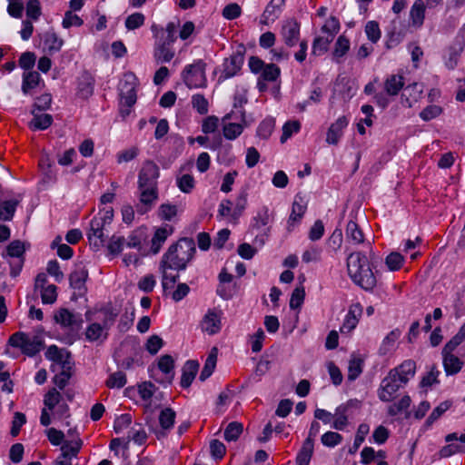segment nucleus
Wrapping results in <instances>:
<instances>
[{
  "mask_svg": "<svg viewBox=\"0 0 465 465\" xmlns=\"http://www.w3.org/2000/svg\"><path fill=\"white\" fill-rule=\"evenodd\" d=\"M376 257L374 252H371V262L362 252H354L347 257V270L351 280L356 285L366 292H372L377 284V279L372 272L375 269Z\"/></svg>",
  "mask_w": 465,
  "mask_h": 465,
  "instance_id": "f257e3e1",
  "label": "nucleus"
},
{
  "mask_svg": "<svg viewBox=\"0 0 465 465\" xmlns=\"http://www.w3.org/2000/svg\"><path fill=\"white\" fill-rule=\"evenodd\" d=\"M196 253L195 242L190 237H182L172 243L162 256L159 269L185 271Z\"/></svg>",
  "mask_w": 465,
  "mask_h": 465,
  "instance_id": "f03ea898",
  "label": "nucleus"
},
{
  "mask_svg": "<svg viewBox=\"0 0 465 465\" xmlns=\"http://www.w3.org/2000/svg\"><path fill=\"white\" fill-rule=\"evenodd\" d=\"M155 37L153 47V58L157 64L169 63L174 57L173 45L177 39L176 25L173 22H169L166 28L158 29L156 25L151 27Z\"/></svg>",
  "mask_w": 465,
  "mask_h": 465,
  "instance_id": "7ed1b4c3",
  "label": "nucleus"
},
{
  "mask_svg": "<svg viewBox=\"0 0 465 465\" xmlns=\"http://www.w3.org/2000/svg\"><path fill=\"white\" fill-rule=\"evenodd\" d=\"M206 66L207 64L203 59H195L192 64L184 66L181 73V78L189 89L206 86Z\"/></svg>",
  "mask_w": 465,
  "mask_h": 465,
  "instance_id": "20e7f679",
  "label": "nucleus"
},
{
  "mask_svg": "<svg viewBox=\"0 0 465 465\" xmlns=\"http://www.w3.org/2000/svg\"><path fill=\"white\" fill-rule=\"evenodd\" d=\"M7 345L20 349L23 354L32 358L44 349L45 341L38 336L30 339L27 333L16 331L9 337Z\"/></svg>",
  "mask_w": 465,
  "mask_h": 465,
  "instance_id": "39448f33",
  "label": "nucleus"
},
{
  "mask_svg": "<svg viewBox=\"0 0 465 465\" xmlns=\"http://www.w3.org/2000/svg\"><path fill=\"white\" fill-rule=\"evenodd\" d=\"M246 47L243 44L237 45L232 54L224 58L222 64L223 70L218 77V84L238 75L244 64Z\"/></svg>",
  "mask_w": 465,
  "mask_h": 465,
  "instance_id": "423d86ee",
  "label": "nucleus"
},
{
  "mask_svg": "<svg viewBox=\"0 0 465 465\" xmlns=\"http://www.w3.org/2000/svg\"><path fill=\"white\" fill-rule=\"evenodd\" d=\"M89 278V272L85 266L79 265L73 270L69 275V284L74 290L71 300L76 301L83 298L87 293L86 282Z\"/></svg>",
  "mask_w": 465,
  "mask_h": 465,
  "instance_id": "0eeeda50",
  "label": "nucleus"
},
{
  "mask_svg": "<svg viewBox=\"0 0 465 465\" xmlns=\"http://www.w3.org/2000/svg\"><path fill=\"white\" fill-rule=\"evenodd\" d=\"M55 323L59 324L62 328H70V331L66 333L64 337V343L67 345H73L77 340L80 339V335L77 331H74V313L70 312L67 308H60L55 312L54 315Z\"/></svg>",
  "mask_w": 465,
  "mask_h": 465,
  "instance_id": "6e6552de",
  "label": "nucleus"
},
{
  "mask_svg": "<svg viewBox=\"0 0 465 465\" xmlns=\"http://www.w3.org/2000/svg\"><path fill=\"white\" fill-rule=\"evenodd\" d=\"M159 176L160 169L158 165L152 160H146L138 174V189L157 186Z\"/></svg>",
  "mask_w": 465,
  "mask_h": 465,
  "instance_id": "1a4fd4ad",
  "label": "nucleus"
},
{
  "mask_svg": "<svg viewBox=\"0 0 465 465\" xmlns=\"http://www.w3.org/2000/svg\"><path fill=\"white\" fill-rule=\"evenodd\" d=\"M455 350H457V347L446 343L441 351L442 365L447 376L458 374L464 365V361L459 356L453 354Z\"/></svg>",
  "mask_w": 465,
  "mask_h": 465,
  "instance_id": "9d476101",
  "label": "nucleus"
},
{
  "mask_svg": "<svg viewBox=\"0 0 465 465\" xmlns=\"http://www.w3.org/2000/svg\"><path fill=\"white\" fill-rule=\"evenodd\" d=\"M176 419V412L171 407H165L163 409L158 417L159 429L150 427L151 432H153L158 440L167 437L169 431L174 427Z\"/></svg>",
  "mask_w": 465,
  "mask_h": 465,
  "instance_id": "9b49d317",
  "label": "nucleus"
},
{
  "mask_svg": "<svg viewBox=\"0 0 465 465\" xmlns=\"http://www.w3.org/2000/svg\"><path fill=\"white\" fill-rule=\"evenodd\" d=\"M400 381L398 376L389 371L388 375L382 379L380 388L378 389V397L383 402H389L394 398V394L404 386Z\"/></svg>",
  "mask_w": 465,
  "mask_h": 465,
  "instance_id": "f8f14e48",
  "label": "nucleus"
},
{
  "mask_svg": "<svg viewBox=\"0 0 465 465\" xmlns=\"http://www.w3.org/2000/svg\"><path fill=\"white\" fill-rule=\"evenodd\" d=\"M350 124V118L347 115L339 116L329 126L326 133V143L330 145H337L344 135V131Z\"/></svg>",
  "mask_w": 465,
  "mask_h": 465,
  "instance_id": "ddd939ff",
  "label": "nucleus"
},
{
  "mask_svg": "<svg viewBox=\"0 0 465 465\" xmlns=\"http://www.w3.org/2000/svg\"><path fill=\"white\" fill-rule=\"evenodd\" d=\"M103 222L98 216H94L90 221V228L86 233L90 245L94 251H98L104 245L106 236L104 232Z\"/></svg>",
  "mask_w": 465,
  "mask_h": 465,
  "instance_id": "4468645a",
  "label": "nucleus"
},
{
  "mask_svg": "<svg viewBox=\"0 0 465 465\" xmlns=\"http://www.w3.org/2000/svg\"><path fill=\"white\" fill-rule=\"evenodd\" d=\"M363 308L360 302L352 303L343 319V322L340 327L341 334L351 333L358 325L360 318L362 315Z\"/></svg>",
  "mask_w": 465,
  "mask_h": 465,
  "instance_id": "2eb2a0df",
  "label": "nucleus"
},
{
  "mask_svg": "<svg viewBox=\"0 0 465 465\" xmlns=\"http://www.w3.org/2000/svg\"><path fill=\"white\" fill-rule=\"evenodd\" d=\"M222 311L209 309L202 320V331L209 335L218 333L222 329Z\"/></svg>",
  "mask_w": 465,
  "mask_h": 465,
  "instance_id": "dca6fc26",
  "label": "nucleus"
},
{
  "mask_svg": "<svg viewBox=\"0 0 465 465\" xmlns=\"http://www.w3.org/2000/svg\"><path fill=\"white\" fill-rule=\"evenodd\" d=\"M465 46L463 36L458 35L451 45H450L443 55L444 64L449 70H453L459 62Z\"/></svg>",
  "mask_w": 465,
  "mask_h": 465,
  "instance_id": "f3484780",
  "label": "nucleus"
},
{
  "mask_svg": "<svg viewBox=\"0 0 465 465\" xmlns=\"http://www.w3.org/2000/svg\"><path fill=\"white\" fill-rule=\"evenodd\" d=\"M95 78L91 72L84 70L77 78V95L84 100L91 97L94 91Z\"/></svg>",
  "mask_w": 465,
  "mask_h": 465,
  "instance_id": "a211bd4d",
  "label": "nucleus"
},
{
  "mask_svg": "<svg viewBox=\"0 0 465 465\" xmlns=\"http://www.w3.org/2000/svg\"><path fill=\"white\" fill-rule=\"evenodd\" d=\"M301 24L294 18L288 20L282 27V35L288 47L295 46L300 39Z\"/></svg>",
  "mask_w": 465,
  "mask_h": 465,
  "instance_id": "6ab92c4d",
  "label": "nucleus"
},
{
  "mask_svg": "<svg viewBox=\"0 0 465 465\" xmlns=\"http://www.w3.org/2000/svg\"><path fill=\"white\" fill-rule=\"evenodd\" d=\"M174 232V228L171 224L164 223L155 229L153 236L151 240V252L153 254H157L162 249L163 244L167 238Z\"/></svg>",
  "mask_w": 465,
  "mask_h": 465,
  "instance_id": "aec40b11",
  "label": "nucleus"
},
{
  "mask_svg": "<svg viewBox=\"0 0 465 465\" xmlns=\"http://www.w3.org/2000/svg\"><path fill=\"white\" fill-rule=\"evenodd\" d=\"M285 5V0H271L266 5L261 18V23L269 25L278 19Z\"/></svg>",
  "mask_w": 465,
  "mask_h": 465,
  "instance_id": "412c9836",
  "label": "nucleus"
},
{
  "mask_svg": "<svg viewBox=\"0 0 465 465\" xmlns=\"http://www.w3.org/2000/svg\"><path fill=\"white\" fill-rule=\"evenodd\" d=\"M393 375H397L400 381L407 384L416 373V362L413 360H405L399 366L390 371Z\"/></svg>",
  "mask_w": 465,
  "mask_h": 465,
  "instance_id": "4be33fe9",
  "label": "nucleus"
},
{
  "mask_svg": "<svg viewBox=\"0 0 465 465\" xmlns=\"http://www.w3.org/2000/svg\"><path fill=\"white\" fill-rule=\"evenodd\" d=\"M199 362L195 360H188L185 361L182 368V376L180 381V386L183 389L189 388L199 371Z\"/></svg>",
  "mask_w": 465,
  "mask_h": 465,
  "instance_id": "5701e85b",
  "label": "nucleus"
},
{
  "mask_svg": "<svg viewBox=\"0 0 465 465\" xmlns=\"http://www.w3.org/2000/svg\"><path fill=\"white\" fill-rule=\"evenodd\" d=\"M307 210V203L300 193L294 197L292 205V212L288 219L289 226H293L295 223H300Z\"/></svg>",
  "mask_w": 465,
  "mask_h": 465,
  "instance_id": "b1692460",
  "label": "nucleus"
},
{
  "mask_svg": "<svg viewBox=\"0 0 465 465\" xmlns=\"http://www.w3.org/2000/svg\"><path fill=\"white\" fill-rule=\"evenodd\" d=\"M350 40L343 35H339L331 52L332 62L338 64H341L342 58L350 51Z\"/></svg>",
  "mask_w": 465,
  "mask_h": 465,
  "instance_id": "393cba45",
  "label": "nucleus"
},
{
  "mask_svg": "<svg viewBox=\"0 0 465 465\" xmlns=\"http://www.w3.org/2000/svg\"><path fill=\"white\" fill-rule=\"evenodd\" d=\"M82 446L83 441L81 439L74 441H64L61 446V454L57 459L72 462V459L78 456Z\"/></svg>",
  "mask_w": 465,
  "mask_h": 465,
  "instance_id": "a878e982",
  "label": "nucleus"
},
{
  "mask_svg": "<svg viewBox=\"0 0 465 465\" xmlns=\"http://www.w3.org/2000/svg\"><path fill=\"white\" fill-rule=\"evenodd\" d=\"M271 222L270 209L267 205H262L258 209L256 214L252 218L250 223L251 230L259 231L262 227H269L268 224Z\"/></svg>",
  "mask_w": 465,
  "mask_h": 465,
  "instance_id": "bb28decb",
  "label": "nucleus"
},
{
  "mask_svg": "<svg viewBox=\"0 0 465 465\" xmlns=\"http://www.w3.org/2000/svg\"><path fill=\"white\" fill-rule=\"evenodd\" d=\"M33 118L29 122L28 126L33 131H45L48 129L54 122V118L49 114H32Z\"/></svg>",
  "mask_w": 465,
  "mask_h": 465,
  "instance_id": "cd10ccee",
  "label": "nucleus"
},
{
  "mask_svg": "<svg viewBox=\"0 0 465 465\" xmlns=\"http://www.w3.org/2000/svg\"><path fill=\"white\" fill-rule=\"evenodd\" d=\"M42 77L36 71L25 72L22 76L21 90L23 94H30L31 90L39 85Z\"/></svg>",
  "mask_w": 465,
  "mask_h": 465,
  "instance_id": "c85d7f7f",
  "label": "nucleus"
},
{
  "mask_svg": "<svg viewBox=\"0 0 465 465\" xmlns=\"http://www.w3.org/2000/svg\"><path fill=\"white\" fill-rule=\"evenodd\" d=\"M146 230V227H138L132 231L125 240L126 246L141 252L143 249L142 244L147 238Z\"/></svg>",
  "mask_w": 465,
  "mask_h": 465,
  "instance_id": "c756f323",
  "label": "nucleus"
},
{
  "mask_svg": "<svg viewBox=\"0 0 465 465\" xmlns=\"http://www.w3.org/2000/svg\"><path fill=\"white\" fill-rule=\"evenodd\" d=\"M107 331L99 322H91L87 325L84 331L85 341L88 342L98 341L102 337L104 340L107 339Z\"/></svg>",
  "mask_w": 465,
  "mask_h": 465,
  "instance_id": "7c9ffc66",
  "label": "nucleus"
},
{
  "mask_svg": "<svg viewBox=\"0 0 465 465\" xmlns=\"http://www.w3.org/2000/svg\"><path fill=\"white\" fill-rule=\"evenodd\" d=\"M314 451L313 441L304 440L295 458L296 465H310Z\"/></svg>",
  "mask_w": 465,
  "mask_h": 465,
  "instance_id": "2f4dec72",
  "label": "nucleus"
},
{
  "mask_svg": "<svg viewBox=\"0 0 465 465\" xmlns=\"http://www.w3.org/2000/svg\"><path fill=\"white\" fill-rule=\"evenodd\" d=\"M19 203V200L16 199L2 200L0 198V221H12Z\"/></svg>",
  "mask_w": 465,
  "mask_h": 465,
  "instance_id": "473e14b6",
  "label": "nucleus"
},
{
  "mask_svg": "<svg viewBox=\"0 0 465 465\" xmlns=\"http://www.w3.org/2000/svg\"><path fill=\"white\" fill-rule=\"evenodd\" d=\"M174 359L170 354H163L158 359L157 367L164 375H166L169 384L172 383L174 377Z\"/></svg>",
  "mask_w": 465,
  "mask_h": 465,
  "instance_id": "72a5a7b5",
  "label": "nucleus"
},
{
  "mask_svg": "<svg viewBox=\"0 0 465 465\" xmlns=\"http://www.w3.org/2000/svg\"><path fill=\"white\" fill-rule=\"evenodd\" d=\"M345 234L347 240L353 244H361L364 242L363 232L360 228L359 224L353 220H350L348 222L345 229Z\"/></svg>",
  "mask_w": 465,
  "mask_h": 465,
  "instance_id": "f704fd0d",
  "label": "nucleus"
},
{
  "mask_svg": "<svg viewBox=\"0 0 465 465\" xmlns=\"http://www.w3.org/2000/svg\"><path fill=\"white\" fill-rule=\"evenodd\" d=\"M404 78L402 75L391 74L384 82V89L389 95H397L404 87Z\"/></svg>",
  "mask_w": 465,
  "mask_h": 465,
  "instance_id": "c9c22d12",
  "label": "nucleus"
},
{
  "mask_svg": "<svg viewBox=\"0 0 465 465\" xmlns=\"http://www.w3.org/2000/svg\"><path fill=\"white\" fill-rule=\"evenodd\" d=\"M216 361H217V349L213 348L211 351V353L208 355L204 365L200 372L199 380L201 381H206L213 372L214 371V369L216 367Z\"/></svg>",
  "mask_w": 465,
  "mask_h": 465,
  "instance_id": "e433bc0d",
  "label": "nucleus"
},
{
  "mask_svg": "<svg viewBox=\"0 0 465 465\" xmlns=\"http://www.w3.org/2000/svg\"><path fill=\"white\" fill-rule=\"evenodd\" d=\"M426 8L424 1L416 0L414 2L410 12L413 25L420 26L423 24Z\"/></svg>",
  "mask_w": 465,
  "mask_h": 465,
  "instance_id": "4c0bfd02",
  "label": "nucleus"
},
{
  "mask_svg": "<svg viewBox=\"0 0 465 465\" xmlns=\"http://www.w3.org/2000/svg\"><path fill=\"white\" fill-rule=\"evenodd\" d=\"M401 331L398 328L391 331L382 340L379 348V354L381 356L386 355L393 348L396 341L401 337Z\"/></svg>",
  "mask_w": 465,
  "mask_h": 465,
  "instance_id": "58836bf2",
  "label": "nucleus"
},
{
  "mask_svg": "<svg viewBox=\"0 0 465 465\" xmlns=\"http://www.w3.org/2000/svg\"><path fill=\"white\" fill-rule=\"evenodd\" d=\"M275 127V119L272 116L264 118L256 129V135L262 140H268Z\"/></svg>",
  "mask_w": 465,
  "mask_h": 465,
  "instance_id": "ea45409f",
  "label": "nucleus"
},
{
  "mask_svg": "<svg viewBox=\"0 0 465 465\" xmlns=\"http://www.w3.org/2000/svg\"><path fill=\"white\" fill-rule=\"evenodd\" d=\"M333 41L329 36H315L312 45V54L321 56L328 52L330 44Z\"/></svg>",
  "mask_w": 465,
  "mask_h": 465,
  "instance_id": "a19ab883",
  "label": "nucleus"
},
{
  "mask_svg": "<svg viewBox=\"0 0 465 465\" xmlns=\"http://www.w3.org/2000/svg\"><path fill=\"white\" fill-rule=\"evenodd\" d=\"M245 126L246 122L226 124L223 127V134L225 139L233 141L242 134Z\"/></svg>",
  "mask_w": 465,
  "mask_h": 465,
  "instance_id": "79ce46f5",
  "label": "nucleus"
},
{
  "mask_svg": "<svg viewBox=\"0 0 465 465\" xmlns=\"http://www.w3.org/2000/svg\"><path fill=\"white\" fill-rule=\"evenodd\" d=\"M422 85L419 83H412L411 84H408L404 88V92L401 95V97H406V102L409 106H411L412 102L418 101V99L420 97L422 94Z\"/></svg>",
  "mask_w": 465,
  "mask_h": 465,
  "instance_id": "37998d69",
  "label": "nucleus"
},
{
  "mask_svg": "<svg viewBox=\"0 0 465 465\" xmlns=\"http://www.w3.org/2000/svg\"><path fill=\"white\" fill-rule=\"evenodd\" d=\"M370 431V426L367 423H361L358 426L357 432L352 443V446L349 449L350 454H354L357 452L361 445L364 442L366 435Z\"/></svg>",
  "mask_w": 465,
  "mask_h": 465,
  "instance_id": "c03bdc74",
  "label": "nucleus"
},
{
  "mask_svg": "<svg viewBox=\"0 0 465 465\" xmlns=\"http://www.w3.org/2000/svg\"><path fill=\"white\" fill-rule=\"evenodd\" d=\"M44 44L50 54L57 53L64 45V40L60 38L55 33H47L45 35Z\"/></svg>",
  "mask_w": 465,
  "mask_h": 465,
  "instance_id": "a18cd8bd",
  "label": "nucleus"
},
{
  "mask_svg": "<svg viewBox=\"0 0 465 465\" xmlns=\"http://www.w3.org/2000/svg\"><path fill=\"white\" fill-rule=\"evenodd\" d=\"M243 431V425L239 421L230 422L224 430L223 438L226 441H235Z\"/></svg>",
  "mask_w": 465,
  "mask_h": 465,
  "instance_id": "49530a36",
  "label": "nucleus"
},
{
  "mask_svg": "<svg viewBox=\"0 0 465 465\" xmlns=\"http://www.w3.org/2000/svg\"><path fill=\"white\" fill-rule=\"evenodd\" d=\"M100 312L104 314V319L101 324L108 331L111 326L114 323L119 312L111 304L102 307Z\"/></svg>",
  "mask_w": 465,
  "mask_h": 465,
  "instance_id": "de8ad7c7",
  "label": "nucleus"
},
{
  "mask_svg": "<svg viewBox=\"0 0 465 465\" xmlns=\"http://www.w3.org/2000/svg\"><path fill=\"white\" fill-rule=\"evenodd\" d=\"M53 102V97L50 93H45L37 97L32 105L31 114L36 111L45 112L50 109Z\"/></svg>",
  "mask_w": 465,
  "mask_h": 465,
  "instance_id": "09e8293b",
  "label": "nucleus"
},
{
  "mask_svg": "<svg viewBox=\"0 0 465 465\" xmlns=\"http://www.w3.org/2000/svg\"><path fill=\"white\" fill-rule=\"evenodd\" d=\"M126 383V375L121 371L111 373L105 381V385L109 389H122L125 386Z\"/></svg>",
  "mask_w": 465,
  "mask_h": 465,
  "instance_id": "8fccbe9b",
  "label": "nucleus"
},
{
  "mask_svg": "<svg viewBox=\"0 0 465 465\" xmlns=\"http://www.w3.org/2000/svg\"><path fill=\"white\" fill-rule=\"evenodd\" d=\"M281 75V68L273 64H266L261 72L260 78L266 82H275Z\"/></svg>",
  "mask_w": 465,
  "mask_h": 465,
  "instance_id": "3c124183",
  "label": "nucleus"
},
{
  "mask_svg": "<svg viewBox=\"0 0 465 465\" xmlns=\"http://www.w3.org/2000/svg\"><path fill=\"white\" fill-rule=\"evenodd\" d=\"M141 191L139 201L140 203L146 205H153L154 202L158 199V187H144L139 189Z\"/></svg>",
  "mask_w": 465,
  "mask_h": 465,
  "instance_id": "603ef678",
  "label": "nucleus"
},
{
  "mask_svg": "<svg viewBox=\"0 0 465 465\" xmlns=\"http://www.w3.org/2000/svg\"><path fill=\"white\" fill-rule=\"evenodd\" d=\"M340 29V20L334 15H331L321 27L322 33L327 34V36L331 37L332 39L339 33Z\"/></svg>",
  "mask_w": 465,
  "mask_h": 465,
  "instance_id": "864d4df0",
  "label": "nucleus"
},
{
  "mask_svg": "<svg viewBox=\"0 0 465 465\" xmlns=\"http://www.w3.org/2000/svg\"><path fill=\"white\" fill-rule=\"evenodd\" d=\"M247 197H248V193H247L246 190H242L239 193V194L236 198L235 207L231 214V216L233 220H238L242 216L244 210L246 209Z\"/></svg>",
  "mask_w": 465,
  "mask_h": 465,
  "instance_id": "5fc2aeb1",
  "label": "nucleus"
},
{
  "mask_svg": "<svg viewBox=\"0 0 465 465\" xmlns=\"http://www.w3.org/2000/svg\"><path fill=\"white\" fill-rule=\"evenodd\" d=\"M124 243L125 238L124 236L113 235L107 244L108 254L113 257L119 255L124 249Z\"/></svg>",
  "mask_w": 465,
  "mask_h": 465,
  "instance_id": "6e6d98bb",
  "label": "nucleus"
},
{
  "mask_svg": "<svg viewBox=\"0 0 465 465\" xmlns=\"http://www.w3.org/2000/svg\"><path fill=\"white\" fill-rule=\"evenodd\" d=\"M343 440L341 434L336 431L329 430L321 437L322 444L328 448H334L341 444Z\"/></svg>",
  "mask_w": 465,
  "mask_h": 465,
  "instance_id": "4d7b16f0",
  "label": "nucleus"
},
{
  "mask_svg": "<svg viewBox=\"0 0 465 465\" xmlns=\"http://www.w3.org/2000/svg\"><path fill=\"white\" fill-rule=\"evenodd\" d=\"M364 31L368 40L371 43L376 44L380 40L381 32L377 21H368L365 25Z\"/></svg>",
  "mask_w": 465,
  "mask_h": 465,
  "instance_id": "13d9d810",
  "label": "nucleus"
},
{
  "mask_svg": "<svg viewBox=\"0 0 465 465\" xmlns=\"http://www.w3.org/2000/svg\"><path fill=\"white\" fill-rule=\"evenodd\" d=\"M302 124L297 120H289L282 126L281 143L286 142L293 134L300 132Z\"/></svg>",
  "mask_w": 465,
  "mask_h": 465,
  "instance_id": "bf43d9fd",
  "label": "nucleus"
},
{
  "mask_svg": "<svg viewBox=\"0 0 465 465\" xmlns=\"http://www.w3.org/2000/svg\"><path fill=\"white\" fill-rule=\"evenodd\" d=\"M25 243L20 240H14L6 246V254L11 258H25Z\"/></svg>",
  "mask_w": 465,
  "mask_h": 465,
  "instance_id": "052dcab7",
  "label": "nucleus"
},
{
  "mask_svg": "<svg viewBox=\"0 0 465 465\" xmlns=\"http://www.w3.org/2000/svg\"><path fill=\"white\" fill-rule=\"evenodd\" d=\"M363 371V361L360 358H353L349 361L348 380L355 381Z\"/></svg>",
  "mask_w": 465,
  "mask_h": 465,
  "instance_id": "680f3d73",
  "label": "nucleus"
},
{
  "mask_svg": "<svg viewBox=\"0 0 465 465\" xmlns=\"http://www.w3.org/2000/svg\"><path fill=\"white\" fill-rule=\"evenodd\" d=\"M404 257L397 252H392L385 258V264L391 272L399 271L403 264Z\"/></svg>",
  "mask_w": 465,
  "mask_h": 465,
  "instance_id": "e2e57ef3",
  "label": "nucleus"
},
{
  "mask_svg": "<svg viewBox=\"0 0 465 465\" xmlns=\"http://www.w3.org/2000/svg\"><path fill=\"white\" fill-rule=\"evenodd\" d=\"M443 113V108L440 105L430 104L421 110L420 113V117L424 122L431 121L438 116H440Z\"/></svg>",
  "mask_w": 465,
  "mask_h": 465,
  "instance_id": "0e129e2a",
  "label": "nucleus"
},
{
  "mask_svg": "<svg viewBox=\"0 0 465 465\" xmlns=\"http://www.w3.org/2000/svg\"><path fill=\"white\" fill-rule=\"evenodd\" d=\"M192 105L193 108L201 115H204L208 113V100L202 94H195L192 96Z\"/></svg>",
  "mask_w": 465,
  "mask_h": 465,
  "instance_id": "69168bd1",
  "label": "nucleus"
},
{
  "mask_svg": "<svg viewBox=\"0 0 465 465\" xmlns=\"http://www.w3.org/2000/svg\"><path fill=\"white\" fill-rule=\"evenodd\" d=\"M163 340L159 335L153 334L147 339L144 348L151 355H155L163 347Z\"/></svg>",
  "mask_w": 465,
  "mask_h": 465,
  "instance_id": "338daca9",
  "label": "nucleus"
},
{
  "mask_svg": "<svg viewBox=\"0 0 465 465\" xmlns=\"http://www.w3.org/2000/svg\"><path fill=\"white\" fill-rule=\"evenodd\" d=\"M176 184L181 192L190 193L195 186V181L192 174L185 173L177 178Z\"/></svg>",
  "mask_w": 465,
  "mask_h": 465,
  "instance_id": "774afa93",
  "label": "nucleus"
}]
</instances>
